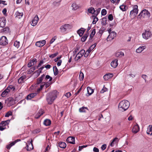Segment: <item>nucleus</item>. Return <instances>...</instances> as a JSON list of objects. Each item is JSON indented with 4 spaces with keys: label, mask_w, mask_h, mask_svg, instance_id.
I'll return each mask as SVG.
<instances>
[{
    "label": "nucleus",
    "mask_w": 152,
    "mask_h": 152,
    "mask_svg": "<svg viewBox=\"0 0 152 152\" xmlns=\"http://www.w3.org/2000/svg\"><path fill=\"white\" fill-rule=\"evenodd\" d=\"M96 45V43L92 45L87 50L84 54V57H87L89 55L90 52L95 47Z\"/></svg>",
    "instance_id": "nucleus-9"
},
{
    "label": "nucleus",
    "mask_w": 152,
    "mask_h": 152,
    "mask_svg": "<svg viewBox=\"0 0 152 152\" xmlns=\"http://www.w3.org/2000/svg\"><path fill=\"white\" fill-rule=\"evenodd\" d=\"M139 16H141L143 18H149L150 16V12L146 10H142Z\"/></svg>",
    "instance_id": "nucleus-3"
},
{
    "label": "nucleus",
    "mask_w": 152,
    "mask_h": 152,
    "mask_svg": "<svg viewBox=\"0 0 152 152\" xmlns=\"http://www.w3.org/2000/svg\"><path fill=\"white\" fill-rule=\"evenodd\" d=\"M98 20V19L97 17H95L94 18L93 21L92 23L93 24H96V22Z\"/></svg>",
    "instance_id": "nucleus-53"
},
{
    "label": "nucleus",
    "mask_w": 152,
    "mask_h": 152,
    "mask_svg": "<svg viewBox=\"0 0 152 152\" xmlns=\"http://www.w3.org/2000/svg\"><path fill=\"white\" fill-rule=\"evenodd\" d=\"M85 53V50L83 49L82 50L76 55L75 58V60L77 61L80 59L84 55Z\"/></svg>",
    "instance_id": "nucleus-7"
},
{
    "label": "nucleus",
    "mask_w": 152,
    "mask_h": 152,
    "mask_svg": "<svg viewBox=\"0 0 152 152\" xmlns=\"http://www.w3.org/2000/svg\"><path fill=\"white\" fill-rule=\"evenodd\" d=\"M108 18L110 20H112L113 18V15L112 14H110L108 16Z\"/></svg>",
    "instance_id": "nucleus-57"
},
{
    "label": "nucleus",
    "mask_w": 152,
    "mask_h": 152,
    "mask_svg": "<svg viewBox=\"0 0 152 152\" xmlns=\"http://www.w3.org/2000/svg\"><path fill=\"white\" fill-rule=\"evenodd\" d=\"M43 110L42 109H40L38 112L35 115V117L36 118H38L41 115L44 113Z\"/></svg>",
    "instance_id": "nucleus-18"
},
{
    "label": "nucleus",
    "mask_w": 152,
    "mask_h": 152,
    "mask_svg": "<svg viewBox=\"0 0 152 152\" xmlns=\"http://www.w3.org/2000/svg\"><path fill=\"white\" fill-rule=\"evenodd\" d=\"M51 124V121L48 119H46L44 122V124L46 126L50 125Z\"/></svg>",
    "instance_id": "nucleus-30"
},
{
    "label": "nucleus",
    "mask_w": 152,
    "mask_h": 152,
    "mask_svg": "<svg viewBox=\"0 0 152 152\" xmlns=\"http://www.w3.org/2000/svg\"><path fill=\"white\" fill-rule=\"evenodd\" d=\"M46 43L45 40H42L37 42L36 43V45L38 47H42Z\"/></svg>",
    "instance_id": "nucleus-13"
},
{
    "label": "nucleus",
    "mask_w": 152,
    "mask_h": 152,
    "mask_svg": "<svg viewBox=\"0 0 152 152\" xmlns=\"http://www.w3.org/2000/svg\"><path fill=\"white\" fill-rule=\"evenodd\" d=\"M8 44V41L6 37L4 36H2L0 39V45H5Z\"/></svg>",
    "instance_id": "nucleus-8"
},
{
    "label": "nucleus",
    "mask_w": 152,
    "mask_h": 152,
    "mask_svg": "<svg viewBox=\"0 0 152 152\" xmlns=\"http://www.w3.org/2000/svg\"><path fill=\"white\" fill-rule=\"evenodd\" d=\"M2 31L5 33H8L10 32V28L8 27H6L2 30Z\"/></svg>",
    "instance_id": "nucleus-37"
},
{
    "label": "nucleus",
    "mask_w": 152,
    "mask_h": 152,
    "mask_svg": "<svg viewBox=\"0 0 152 152\" xmlns=\"http://www.w3.org/2000/svg\"><path fill=\"white\" fill-rule=\"evenodd\" d=\"M12 115V112L10 111H9L6 113V114L5 115V116L6 117H9V116Z\"/></svg>",
    "instance_id": "nucleus-54"
},
{
    "label": "nucleus",
    "mask_w": 152,
    "mask_h": 152,
    "mask_svg": "<svg viewBox=\"0 0 152 152\" xmlns=\"http://www.w3.org/2000/svg\"><path fill=\"white\" fill-rule=\"evenodd\" d=\"M88 11L89 13L91 14H94L95 12V10L94 8L92 7H91L89 8L88 10Z\"/></svg>",
    "instance_id": "nucleus-41"
},
{
    "label": "nucleus",
    "mask_w": 152,
    "mask_h": 152,
    "mask_svg": "<svg viewBox=\"0 0 152 152\" xmlns=\"http://www.w3.org/2000/svg\"><path fill=\"white\" fill-rule=\"evenodd\" d=\"M107 88L105 87H103V88L100 91L101 93H104L105 91H106L107 90Z\"/></svg>",
    "instance_id": "nucleus-59"
},
{
    "label": "nucleus",
    "mask_w": 152,
    "mask_h": 152,
    "mask_svg": "<svg viewBox=\"0 0 152 152\" xmlns=\"http://www.w3.org/2000/svg\"><path fill=\"white\" fill-rule=\"evenodd\" d=\"M10 122V120H7L6 121H2L0 124V125H1V126H4L5 127V126L8 124Z\"/></svg>",
    "instance_id": "nucleus-27"
},
{
    "label": "nucleus",
    "mask_w": 152,
    "mask_h": 152,
    "mask_svg": "<svg viewBox=\"0 0 152 152\" xmlns=\"http://www.w3.org/2000/svg\"><path fill=\"white\" fill-rule=\"evenodd\" d=\"M65 96L68 98L71 96V94L70 92H68L65 94Z\"/></svg>",
    "instance_id": "nucleus-61"
},
{
    "label": "nucleus",
    "mask_w": 152,
    "mask_h": 152,
    "mask_svg": "<svg viewBox=\"0 0 152 152\" xmlns=\"http://www.w3.org/2000/svg\"><path fill=\"white\" fill-rule=\"evenodd\" d=\"M31 62L33 63H34V65L37 62V59L35 58H34L33 59H32L31 60Z\"/></svg>",
    "instance_id": "nucleus-62"
},
{
    "label": "nucleus",
    "mask_w": 152,
    "mask_h": 152,
    "mask_svg": "<svg viewBox=\"0 0 152 152\" xmlns=\"http://www.w3.org/2000/svg\"><path fill=\"white\" fill-rule=\"evenodd\" d=\"M85 30V29L83 28H81L78 30L77 33L80 37H81L83 34Z\"/></svg>",
    "instance_id": "nucleus-23"
},
{
    "label": "nucleus",
    "mask_w": 152,
    "mask_h": 152,
    "mask_svg": "<svg viewBox=\"0 0 152 152\" xmlns=\"http://www.w3.org/2000/svg\"><path fill=\"white\" fill-rule=\"evenodd\" d=\"M12 89L14 90L15 88L12 86H9L2 92L1 94V96L2 97H6L7 95L9 92H10V90Z\"/></svg>",
    "instance_id": "nucleus-4"
},
{
    "label": "nucleus",
    "mask_w": 152,
    "mask_h": 152,
    "mask_svg": "<svg viewBox=\"0 0 152 152\" xmlns=\"http://www.w3.org/2000/svg\"><path fill=\"white\" fill-rule=\"evenodd\" d=\"M88 33H87L85 34L81 38V41L83 42H85L86 39L88 36Z\"/></svg>",
    "instance_id": "nucleus-36"
},
{
    "label": "nucleus",
    "mask_w": 152,
    "mask_h": 152,
    "mask_svg": "<svg viewBox=\"0 0 152 152\" xmlns=\"http://www.w3.org/2000/svg\"><path fill=\"white\" fill-rule=\"evenodd\" d=\"M32 140H31L30 142H29L26 145V148L28 151H30L33 149V147L32 143Z\"/></svg>",
    "instance_id": "nucleus-14"
},
{
    "label": "nucleus",
    "mask_w": 152,
    "mask_h": 152,
    "mask_svg": "<svg viewBox=\"0 0 152 152\" xmlns=\"http://www.w3.org/2000/svg\"><path fill=\"white\" fill-rule=\"evenodd\" d=\"M60 29L61 32L64 33L66 31L64 25H62L60 27Z\"/></svg>",
    "instance_id": "nucleus-42"
},
{
    "label": "nucleus",
    "mask_w": 152,
    "mask_h": 152,
    "mask_svg": "<svg viewBox=\"0 0 152 152\" xmlns=\"http://www.w3.org/2000/svg\"><path fill=\"white\" fill-rule=\"evenodd\" d=\"M58 145L59 147L62 148H64L66 147V144L64 142H60L58 143Z\"/></svg>",
    "instance_id": "nucleus-28"
},
{
    "label": "nucleus",
    "mask_w": 152,
    "mask_h": 152,
    "mask_svg": "<svg viewBox=\"0 0 152 152\" xmlns=\"http://www.w3.org/2000/svg\"><path fill=\"white\" fill-rule=\"evenodd\" d=\"M56 39V36H54L53 37L51 40L50 42V44H52Z\"/></svg>",
    "instance_id": "nucleus-55"
},
{
    "label": "nucleus",
    "mask_w": 152,
    "mask_h": 152,
    "mask_svg": "<svg viewBox=\"0 0 152 152\" xmlns=\"http://www.w3.org/2000/svg\"><path fill=\"white\" fill-rule=\"evenodd\" d=\"M118 60L117 59L113 61L111 63V66L114 68H116L118 65Z\"/></svg>",
    "instance_id": "nucleus-16"
},
{
    "label": "nucleus",
    "mask_w": 152,
    "mask_h": 152,
    "mask_svg": "<svg viewBox=\"0 0 152 152\" xmlns=\"http://www.w3.org/2000/svg\"><path fill=\"white\" fill-rule=\"evenodd\" d=\"M15 15L16 17H17L18 18H20L22 17L23 14V12H20L18 11L16 12Z\"/></svg>",
    "instance_id": "nucleus-32"
},
{
    "label": "nucleus",
    "mask_w": 152,
    "mask_h": 152,
    "mask_svg": "<svg viewBox=\"0 0 152 152\" xmlns=\"http://www.w3.org/2000/svg\"><path fill=\"white\" fill-rule=\"evenodd\" d=\"M38 94V93L35 92L33 93H31L30 94L28 95L26 97V99L27 100H30L31 99V98L34 97L35 96L37 95V94Z\"/></svg>",
    "instance_id": "nucleus-19"
},
{
    "label": "nucleus",
    "mask_w": 152,
    "mask_h": 152,
    "mask_svg": "<svg viewBox=\"0 0 152 152\" xmlns=\"http://www.w3.org/2000/svg\"><path fill=\"white\" fill-rule=\"evenodd\" d=\"M151 35L152 34L151 32L148 31H145V32L143 33L142 34L143 38L145 39H147L150 38Z\"/></svg>",
    "instance_id": "nucleus-6"
},
{
    "label": "nucleus",
    "mask_w": 152,
    "mask_h": 152,
    "mask_svg": "<svg viewBox=\"0 0 152 152\" xmlns=\"http://www.w3.org/2000/svg\"><path fill=\"white\" fill-rule=\"evenodd\" d=\"M44 67L43 66H42V67H41L38 70L35 72L34 73H37V76H38L39 75L40 73L41 72V71L44 69Z\"/></svg>",
    "instance_id": "nucleus-44"
},
{
    "label": "nucleus",
    "mask_w": 152,
    "mask_h": 152,
    "mask_svg": "<svg viewBox=\"0 0 152 152\" xmlns=\"http://www.w3.org/2000/svg\"><path fill=\"white\" fill-rule=\"evenodd\" d=\"M58 53H56L49 55V56L50 58H53L56 56L58 55Z\"/></svg>",
    "instance_id": "nucleus-50"
},
{
    "label": "nucleus",
    "mask_w": 152,
    "mask_h": 152,
    "mask_svg": "<svg viewBox=\"0 0 152 152\" xmlns=\"http://www.w3.org/2000/svg\"><path fill=\"white\" fill-rule=\"evenodd\" d=\"M138 11V6L137 5H134L133 7L132 10L130 12V15L134 16H136L137 14Z\"/></svg>",
    "instance_id": "nucleus-5"
},
{
    "label": "nucleus",
    "mask_w": 152,
    "mask_h": 152,
    "mask_svg": "<svg viewBox=\"0 0 152 152\" xmlns=\"http://www.w3.org/2000/svg\"><path fill=\"white\" fill-rule=\"evenodd\" d=\"M45 79L46 80H47L48 79H49V82H50L52 80V78L51 77H50L49 75H46L45 77Z\"/></svg>",
    "instance_id": "nucleus-49"
},
{
    "label": "nucleus",
    "mask_w": 152,
    "mask_h": 152,
    "mask_svg": "<svg viewBox=\"0 0 152 152\" xmlns=\"http://www.w3.org/2000/svg\"><path fill=\"white\" fill-rule=\"evenodd\" d=\"M147 133L148 134H152V125H149L147 130Z\"/></svg>",
    "instance_id": "nucleus-24"
},
{
    "label": "nucleus",
    "mask_w": 152,
    "mask_h": 152,
    "mask_svg": "<svg viewBox=\"0 0 152 152\" xmlns=\"http://www.w3.org/2000/svg\"><path fill=\"white\" fill-rule=\"evenodd\" d=\"M26 78V76L24 75H23L18 79V83H23Z\"/></svg>",
    "instance_id": "nucleus-20"
},
{
    "label": "nucleus",
    "mask_w": 152,
    "mask_h": 152,
    "mask_svg": "<svg viewBox=\"0 0 152 152\" xmlns=\"http://www.w3.org/2000/svg\"><path fill=\"white\" fill-rule=\"evenodd\" d=\"M120 9L122 10L123 11H125L127 9V7H126L125 5H121L120 7Z\"/></svg>",
    "instance_id": "nucleus-39"
},
{
    "label": "nucleus",
    "mask_w": 152,
    "mask_h": 152,
    "mask_svg": "<svg viewBox=\"0 0 152 152\" xmlns=\"http://www.w3.org/2000/svg\"><path fill=\"white\" fill-rule=\"evenodd\" d=\"M66 31L71 29L72 28V26L71 25L69 24H65L64 25Z\"/></svg>",
    "instance_id": "nucleus-40"
},
{
    "label": "nucleus",
    "mask_w": 152,
    "mask_h": 152,
    "mask_svg": "<svg viewBox=\"0 0 152 152\" xmlns=\"http://www.w3.org/2000/svg\"><path fill=\"white\" fill-rule=\"evenodd\" d=\"M72 10H76L79 8L78 6L75 3H73L72 5Z\"/></svg>",
    "instance_id": "nucleus-31"
},
{
    "label": "nucleus",
    "mask_w": 152,
    "mask_h": 152,
    "mask_svg": "<svg viewBox=\"0 0 152 152\" xmlns=\"http://www.w3.org/2000/svg\"><path fill=\"white\" fill-rule=\"evenodd\" d=\"M130 105V103L126 100H123L119 103L118 107L119 109L122 111H124L127 110Z\"/></svg>",
    "instance_id": "nucleus-2"
},
{
    "label": "nucleus",
    "mask_w": 152,
    "mask_h": 152,
    "mask_svg": "<svg viewBox=\"0 0 152 152\" xmlns=\"http://www.w3.org/2000/svg\"><path fill=\"white\" fill-rule=\"evenodd\" d=\"M124 56V54L122 52H117L115 53V56L117 57H121Z\"/></svg>",
    "instance_id": "nucleus-25"
},
{
    "label": "nucleus",
    "mask_w": 152,
    "mask_h": 152,
    "mask_svg": "<svg viewBox=\"0 0 152 152\" xmlns=\"http://www.w3.org/2000/svg\"><path fill=\"white\" fill-rule=\"evenodd\" d=\"M57 91H54L47 95L46 100L49 104H52L56 99V96Z\"/></svg>",
    "instance_id": "nucleus-1"
},
{
    "label": "nucleus",
    "mask_w": 152,
    "mask_h": 152,
    "mask_svg": "<svg viewBox=\"0 0 152 152\" xmlns=\"http://www.w3.org/2000/svg\"><path fill=\"white\" fill-rule=\"evenodd\" d=\"M96 33L95 29H94L92 31L91 34L90 35V37L91 39L93 37L94 35Z\"/></svg>",
    "instance_id": "nucleus-46"
},
{
    "label": "nucleus",
    "mask_w": 152,
    "mask_h": 152,
    "mask_svg": "<svg viewBox=\"0 0 152 152\" xmlns=\"http://www.w3.org/2000/svg\"><path fill=\"white\" fill-rule=\"evenodd\" d=\"M106 146H107V145H106V144H104L103 145L101 146V149L103 151L104 150L106 149Z\"/></svg>",
    "instance_id": "nucleus-58"
},
{
    "label": "nucleus",
    "mask_w": 152,
    "mask_h": 152,
    "mask_svg": "<svg viewBox=\"0 0 152 152\" xmlns=\"http://www.w3.org/2000/svg\"><path fill=\"white\" fill-rule=\"evenodd\" d=\"M101 10V8H99L97 9V10H96L95 11V15H96H96H97L98 14H99Z\"/></svg>",
    "instance_id": "nucleus-51"
},
{
    "label": "nucleus",
    "mask_w": 152,
    "mask_h": 152,
    "mask_svg": "<svg viewBox=\"0 0 152 152\" xmlns=\"http://www.w3.org/2000/svg\"><path fill=\"white\" fill-rule=\"evenodd\" d=\"M88 109L86 107H83L80 108L79 109V111L80 112H86V110H88Z\"/></svg>",
    "instance_id": "nucleus-38"
},
{
    "label": "nucleus",
    "mask_w": 152,
    "mask_h": 152,
    "mask_svg": "<svg viewBox=\"0 0 152 152\" xmlns=\"http://www.w3.org/2000/svg\"><path fill=\"white\" fill-rule=\"evenodd\" d=\"M14 45L15 47H16L17 48H18L20 46V42H19L15 41L14 42Z\"/></svg>",
    "instance_id": "nucleus-48"
},
{
    "label": "nucleus",
    "mask_w": 152,
    "mask_h": 152,
    "mask_svg": "<svg viewBox=\"0 0 152 152\" xmlns=\"http://www.w3.org/2000/svg\"><path fill=\"white\" fill-rule=\"evenodd\" d=\"M53 70L54 74L56 76L58 74V70L57 67L55 66L53 67Z\"/></svg>",
    "instance_id": "nucleus-33"
},
{
    "label": "nucleus",
    "mask_w": 152,
    "mask_h": 152,
    "mask_svg": "<svg viewBox=\"0 0 152 152\" xmlns=\"http://www.w3.org/2000/svg\"><path fill=\"white\" fill-rule=\"evenodd\" d=\"M39 20V18L37 15H36L34 17V18L32 20L31 25L33 26H35L37 24Z\"/></svg>",
    "instance_id": "nucleus-12"
},
{
    "label": "nucleus",
    "mask_w": 152,
    "mask_h": 152,
    "mask_svg": "<svg viewBox=\"0 0 152 152\" xmlns=\"http://www.w3.org/2000/svg\"><path fill=\"white\" fill-rule=\"evenodd\" d=\"M116 33L114 32H111L107 38V41H111L112 40L116 37Z\"/></svg>",
    "instance_id": "nucleus-10"
},
{
    "label": "nucleus",
    "mask_w": 152,
    "mask_h": 152,
    "mask_svg": "<svg viewBox=\"0 0 152 152\" xmlns=\"http://www.w3.org/2000/svg\"><path fill=\"white\" fill-rule=\"evenodd\" d=\"M67 141L69 143L72 144H75V138L73 137H69L66 139Z\"/></svg>",
    "instance_id": "nucleus-15"
},
{
    "label": "nucleus",
    "mask_w": 152,
    "mask_h": 152,
    "mask_svg": "<svg viewBox=\"0 0 152 152\" xmlns=\"http://www.w3.org/2000/svg\"><path fill=\"white\" fill-rule=\"evenodd\" d=\"M93 151L94 152H99V150L98 148L96 147H94L93 148Z\"/></svg>",
    "instance_id": "nucleus-64"
},
{
    "label": "nucleus",
    "mask_w": 152,
    "mask_h": 152,
    "mask_svg": "<svg viewBox=\"0 0 152 152\" xmlns=\"http://www.w3.org/2000/svg\"><path fill=\"white\" fill-rule=\"evenodd\" d=\"M113 75L112 74L109 73L105 75L104 76V78L105 80H107L113 77Z\"/></svg>",
    "instance_id": "nucleus-17"
},
{
    "label": "nucleus",
    "mask_w": 152,
    "mask_h": 152,
    "mask_svg": "<svg viewBox=\"0 0 152 152\" xmlns=\"http://www.w3.org/2000/svg\"><path fill=\"white\" fill-rule=\"evenodd\" d=\"M16 142L13 141L9 144L7 145L6 146V148L8 149H10L11 147L14 145L16 143Z\"/></svg>",
    "instance_id": "nucleus-34"
},
{
    "label": "nucleus",
    "mask_w": 152,
    "mask_h": 152,
    "mask_svg": "<svg viewBox=\"0 0 152 152\" xmlns=\"http://www.w3.org/2000/svg\"><path fill=\"white\" fill-rule=\"evenodd\" d=\"M50 149V147L49 145H48L45 149V152H48V151Z\"/></svg>",
    "instance_id": "nucleus-63"
},
{
    "label": "nucleus",
    "mask_w": 152,
    "mask_h": 152,
    "mask_svg": "<svg viewBox=\"0 0 152 152\" xmlns=\"http://www.w3.org/2000/svg\"><path fill=\"white\" fill-rule=\"evenodd\" d=\"M146 48L145 46H140L136 50V52L137 53H141Z\"/></svg>",
    "instance_id": "nucleus-21"
},
{
    "label": "nucleus",
    "mask_w": 152,
    "mask_h": 152,
    "mask_svg": "<svg viewBox=\"0 0 152 152\" xmlns=\"http://www.w3.org/2000/svg\"><path fill=\"white\" fill-rule=\"evenodd\" d=\"M45 84H44V83H42L40 85V88L38 89L37 90V92L38 93L39 92L41 91L42 89Z\"/></svg>",
    "instance_id": "nucleus-43"
},
{
    "label": "nucleus",
    "mask_w": 152,
    "mask_h": 152,
    "mask_svg": "<svg viewBox=\"0 0 152 152\" xmlns=\"http://www.w3.org/2000/svg\"><path fill=\"white\" fill-rule=\"evenodd\" d=\"M139 127L137 124L135 125L132 130L133 132L136 133L139 130Z\"/></svg>",
    "instance_id": "nucleus-22"
},
{
    "label": "nucleus",
    "mask_w": 152,
    "mask_h": 152,
    "mask_svg": "<svg viewBox=\"0 0 152 152\" xmlns=\"http://www.w3.org/2000/svg\"><path fill=\"white\" fill-rule=\"evenodd\" d=\"M87 91L89 95H91L94 92V90L90 87H87Z\"/></svg>",
    "instance_id": "nucleus-29"
},
{
    "label": "nucleus",
    "mask_w": 152,
    "mask_h": 152,
    "mask_svg": "<svg viewBox=\"0 0 152 152\" xmlns=\"http://www.w3.org/2000/svg\"><path fill=\"white\" fill-rule=\"evenodd\" d=\"M87 145L79 146V150H78L79 151H80L83 148H86V147H87Z\"/></svg>",
    "instance_id": "nucleus-56"
},
{
    "label": "nucleus",
    "mask_w": 152,
    "mask_h": 152,
    "mask_svg": "<svg viewBox=\"0 0 152 152\" xmlns=\"http://www.w3.org/2000/svg\"><path fill=\"white\" fill-rule=\"evenodd\" d=\"M34 65V64L33 62L32 63L31 61L28 63V67H30Z\"/></svg>",
    "instance_id": "nucleus-60"
},
{
    "label": "nucleus",
    "mask_w": 152,
    "mask_h": 152,
    "mask_svg": "<svg viewBox=\"0 0 152 152\" xmlns=\"http://www.w3.org/2000/svg\"><path fill=\"white\" fill-rule=\"evenodd\" d=\"M107 13V11L106 10L104 9H103L101 12L102 15H106Z\"/></svg>",
    "instance_id": "nucleus-52"
},
{
    "label": "nucleus",
    "mask_w": 152,
    "mask_h": 152,
    "mask_svg": "<svg viewBox=\"0 0 152 152\" xmlns=\"http://www.w3.org/2000/svg\"><path fill=\"white\" fill-rule=\"evenodd\" d=\"M79 77L80 80H82L84 78V74L81 72H80Z\"/></svg>",
    "instance_id": "nucleus-45"
},
{
    "label": "nucleus",
    "mask_w": 152,
    "mask_h": 152,
    "mask_svg": "<svg viewBox=\"0 0 152 152\" xmlns=\"http://www.w3.org/2000/svg\"><path fill=\"white\" fill-rule=\"evenodd\" d=\"M107 21V18L105 17L103 18L102 20V23L103 25H105L106 24Z\"/></svg>",
    "instance_id": "nucleus-47"
},
{
    "label": "nucleus",
    "mask_w": 152,
    "mask_h": 152,
    "mask_svg": "<svg viewBox=\"0 0 152 152\" xmlns=\"http://www.w3.org/2000/svg\"><path fill=\"white\" fill-rule=\"evenodd\" d=\"M118 138L117 137H115L113 139L112 142L111 143L110 145V146L112 147L113 146L114 143L115 142L116 143L118 142Z\"/></svg>",
    "instance_id": "nucleus-35"
},
{
    "label": "nucleus",
    "mask_w": 152,
    "mask_h": 152,
    "mask_svg": "<svg viewBox=\"0 0 152 152\" xmlns=\"http://www.w3.org/2000/svg\"><path fill=\"white\" fill-rule=\"evenodd\" d=\"M6 20L4 17L0 18V27H4L6 24Z\"/></svg>",
    "instance_id": "nucleus-11"
},
{
    "label": "nucleus",
    "mask_w": 152,
    "mask_h": 152,
    "mask_svg": "<svg viewBox=\"0 0 152 152\" xmlns=\"http://www.w3.org/2000/svg\"><path fill=\"white\" fill-rule=\"evenodd\" d=\"M45 75L44 74L42 75L40 77L38 78L37 79V83L38 84L41 83L44 77H45Z\"/></svg>",
    "instance_id": "nucleus-26"
}]
</instances>
